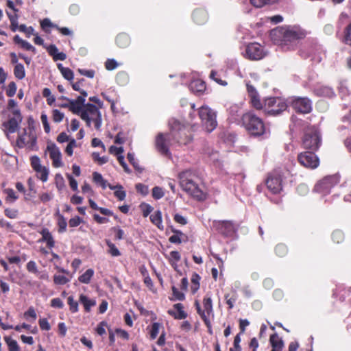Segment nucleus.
<instances>
[{"label": "nucleus", "mask_w": 351, "mask_h": 351, "mask_svg": "<svg viewBox=\"0 0 351 351\" xmlns=\"http://www.w3.org/2000/svg\"><path fill=\"white\" fill-rule=\"evenodd\" d=\"M169 126L170 128L169 134L160 133L156 138L157 149L165 156L170 154L169 147L171 139L179 145H186L192 141L191 134L186 130L185 124L180 120L175 118L170 119Z\"/></svg>", "instance_id": "1"}, {"label": "nucleus", "mask_w": 351, "mask_h": 351, "mask_svg": "<svg viewBox=\"0 0 351 351\" xmlns=\"http://www.w3.org/2000/svg\"><path fill=\"white\" fill-rule=\"evenodd\" d=\"M305 36V31L295 25L278 27L270 32L271 40L285 50L293 49L295 42Z\"/></svg>", "instance_id": "2"}, {"label": "nucleus", "mask_w": 351, "mask_h": 351, "mask_svg": "<svg viewBox=\"0 0 351 351\" xmlns=\"http://www.w3.org/2000/svg\"><path fill=\"white\" fill-rule=\"evenodd\" d=\"M246 86L250 102L256 109L264 108L265 112L269 115H278L287 109V104L282 99L279 97L267 98L265 100L264 104H263L256 88L249 83H247Z\"/></svg>", "instance_id": "3"}, {"label": "nucleus", "mask_w": 351, "mask_h": 351, "mask_svg": "<svg viewBox=\"0 0 351 351\" xmlns=\"http://www.w3.org/2000/svg\"><path fill=\"white\" fill-rule=\"evenodd\" d=\"M178 177L180 186L184 191L198 200L205 199L206 195L197 183L199 178L195 171L191 169L183 171L180 173Z\"/></svg>", "instance_id": "4"}, {"label": "nucleus", "mask_w": 351, "mask_h": 351, "mask_svg": "<svg viewBox=\"0 0 351 351\" xmlns=\"http://www.w3.org/2000/svg\"><path fill=\"white\" fill-rule=\"evenodd\" d=\"M191 111L189 112V119L192 122L196 114H198L201 123L204 130L208 132H213L217 126V112L208 106H202L198 109L195 108V104H191Z\"/></svg>", "instance_id": "5"}, {"label": "nucleus", "mask_w": 351, "mask_h": 351, "mask_svg": "<svg viewBox=\"0 0 351 351\" xmlns=\"http://www.w3.org/2000/svg\"><path fill=\"white\" fill-rule=\"evenodd\" d=\"M242 121L246 130L253 136L267 135L269 133V128L263 120L252 112L244 114Z\"/></svg>", "instance_id": "6"}, {"label": "nucleus", "mask_w": 351, "mask_h": 351, "mask_svg": "<svg viewBox=\"0 0 351 351\" xmlns=\"http://www.w3.org/2000/svg\"><path fill=\"white\" fill-rule=\"evenodd\" d=\"M80 117L86 122L87 126L90 127L93 123L96 130H100L102 124L101 114L98 108L95 105L91 104H86Z\"/></svg>", "instance_id": "7"}, {"label": "nucleus", "mask_w": 351, "mask_h": 351, "mask_svg": "<svg viewBox=\"0 0 351 351\" xmlns=\"http://www.w3.org/2000/svg\"><path fill=\"white\" fill-rule=\"evenodd\" d=\"M321 144V136L315 127L308 128L304 134L303 145L306 149L317 150Z\"/></svg>", "instance_id": "8"}, {"label": "nucleus", "mask_w": 351, "mask_h": 351, "mask_svg": "<svg viewBox=\"0 0 351 351\" xmlns=\"http://www.w3.org/2000/svg\"><path fill=\"white\" fill-rule=\"evenodd\" d=\"M339 182V176L333 175L326 176L315 186L314 190L317 193L326 195L330 192L331 189Z\"/></svg>", "instance_id": "9"}, {"label": "nucleus", "mask_w": 351, "mask_h": 351, "mask_svg": "<svg viewBox=\"0 0 351 351\" xmlns=\"http://www.w3.org/2000/svg\"><path fill=\"white\" fill-rule=\"evenodd\" d=\"M195 306L196 307L198 314L200 315L202 319L204 320L207 327L210 326V322L208 318L209 315L213 313V302L211 297L206 295L203 300L204 309L201 308L199 302L198 300H195Z\"/></svg>", "instance_id": "10"}, {"label": "nucleus", "mask_w": 351, "mask_h": 351, "mask_svg": "<svg viewBox=\"0 0 351 351\" xmlns=\"http://www.w3.org/2000/svg\"><path fill=\"white\" fill-rule=\"evenodd\" d=\"M36 137L30 128L25 129L23 132L19 135L16 140V145L23 148L27 147L33 149L36 145Z\"/></svg>", "instance_id": "11"}, {"label": "nucleus", "mask_w": 351, "mask_h": 351, "mask_svg": "<svg viewBox=\"0 0 351 351\" xmlns=\"http://www.w3.org/2000/svg\"><path fill=\"white\" fill-rule=\"evenodd\" d=\"M243 56L252 60H258L265 56L263 47L257 43H250L245 47Z\"/></svg>", "instance_id": "12"}, {"label": "nucleus", "mask_w": 351, "mask_h": 351, "mask_svg": "<svg viewBox=\"0 0 351 351\" xmlns=\"http://www.w3.org/2000/svg\"><path fill=\"white\" fill-rule=\"evenodd\" d=\"M298 160L301 165L309 169H315L319 164L318 158L311 152H305L300 154L298 156Z\"/></svg>", "instance_id": "13"}, {"label": "nucleus", "mask_w": 351, "mask_h": 351, "mask_svg": "<svg viewBox=\"0 0 351 351\" xmlns=\"http://www.w3.org/2000/svg\"><path fill=\"white\" fill-rule=\"evenodd\" d=\"M291 106L300 113H309L312 110V102L307 97H295L292 99Z\"/></svg>", "instance_id": "14"}, {"label": "nucleus", "mask_w": 351, "mask_h": 351, "mask_svg": "<svg viewBox=\"0 0 351 351\" xmlns=\"http://www.w3.org/2000/svg\"><path fill=\"white\" fill-rule=\"evenodd\" d=\"M46 152L52 160V165L54 167L59 168L63 166L61 152L56 144L49 143L47 146Z\"/></svg>", "instance_id": "15"}, {"label": "nucleus", "mask_w": 351, "mask_h": 351, "mask_svg": "<svg viewBox=\"0 0 351 351\" xmlns=\"http://www.w3.org/2000/svg\"><path fill=\"white\" fill-rule=\"evenodd\" d=\"M268 189L273 193H279L282 191V179L278 172L271 174L266 182Z\"/></svg>", "instance_id": "16"}, {"label": "nucleus", "mask_w": 351, "mask_h": 351, "mask_svg": "<svg viewBox=\"0 0 351 351\" xmlns=\"http://www.w3.org/2000/svg\"><path fill=\"white\" fill-rule=\"evenodd\" d=\"M60 99L70 102L69 110L71 111L73 114L80 115L81 117V113L84 111V106H86L84 104L85 99H84L83 97H77L76 99H71L68 97L62 96Z\"/></svg>", "instance_id": "17"}, {"label": "nucleus", "mask_w": 351, "mask_h": 351, "mask_svg": "<svg viewBox=\"0 0 351 351\" xmlns=\"http://www.w3.org/2000/svg\"><path fill=\"white\" fill-rule=\"evenodd\" d=\"M202 154L205 158H207L211 162L216 165H220V157L218 152L215 151L209 145H205L202 149Z\"/></svg>", "instance_id": "18"}, {"label": "nucleus", "mask_w": 351, "mask_h": 351, "mask_svg": "<svg viewBox=\"0 0 351 351\" xmlns=\"http://www.w3.org/2000/svg\"><path fill=\"white\" fill-rule=\"evenodd\" d=\"M315 95L319 97H332L335 96L333 89L326 85L319 84L314 88Z\"/></svg>", "instance_id": "19"}, {"label": "nucleus", "mask_w": 351, "mask_h": 351, "mask_svg": "<svg viewBox=\"0 0 351 351\" xmlns=\"http://www.w3.org/2000/svg\"><path fill=\"white\" fill-rule=\"evenodd\" d=\"M189 88L191 92L199 94L206 90V84L202 80L195 79L191 82Z\"/></svg>", "instance_id": "20"}, {"label": "nucleus", "mask_w": 351, "mask_h": 351, "mask_svg": "<svg viewBox=\"0 0 351 351\" xmlns=\"http://www.w3.org/2000/svg\"><path fill=\"white\" fill-rule=\"evenodd\" d=\"M21 119L11 118L8 121L4 122L3 125L8 133H14L19 128Z\"/></svg>", "instance_id": "21"}, {"label": "nucleus", "mask_w": 351, "mask_h": 351, "mask_svg": "<svg viewBox=\"0 0 351 351\" xmlns=\"http://www.w3.org/2000/svg\"><path fill=\"white\" fill-rule=\"evenodd\" d=\"M193 19L198 25L204 24L207 21L208 14L205 10H195L193 13Z\"/></svg>", "instance_id": "22"}, {"label": "nucleus", "mask_w": 351, "mask_h": 351, "mask_svg": "<svg viewBox=\"0 0 351 351\" xmlns=\"http://www.w3.org/2000/svg\"><path fill=\"white\" fill-rule=\"evenodd\" d=\"M174 308L177 312H174L173 310H169V314L173 315L176 319H182L186 317V313L183 310V305L181 303L174 304Z\"/></svg>", "instance_id": "23"}, {"label": "nucleus", "mask_w": 351, "mask_h": 351, "mask_svg": "<svg viewBox=\"0 0 351 351\" xmlns=\"http://www.w3.org/2000/svg\"><path fill=\"white\" fill-rule=\"evenodd\" d=\"M42 235L41 241L46 242L47 245L49 248H52L54 247L55 241L53 240V236L47 228H44L40 232Z\"/></svg>", "instance_id": "24"}, {"label": "nucleus", "mask_w": 351, "mask_h": 351, "mask_svg": "<svg viewBox=\"0 0 351 351\" xmlns=\"http://www.w3.org/2000/svg\"><path fill=\"white\" fill-rule=\"evenodd\" d=\"M270 343L273 348L271 351H281L283 347V341L277 334L271 335Z\"/></svg>", "instance_id": "25"}, {"label": "nucleus", "mask_w": 351, "mask_h": 351, "mask_svg": "<svg viewBox=\"0 0 351 351\" xmlns=\"http://www.w3.org/2000/svg\"><path fill=\"white\" fill-rule=\"evenodd\" d=\"M151 221L156 225L160 230H163L164 226L162 222V213L160 210L156 211L150 216Z\"/></svg>", "instance_id": "26"}, {"label": "nucleus", "mask_w": 351, "mask_h": 351, "mask_svg": "<svg viewBox=\"0 0 351 351\" xmlns=\"http://www.w3.org/2000/svg\"><path fill=\"white\" fill-rule=\"evenodd\" d=\"M80 302L83 304L85 311L88 312L90 308L96 304L94 300L88 298L85 295L81 294L80 296Z\"/></svg>", "instance_id": "27"}, {"label": "nucleus", "mask_w": 351, "mask_h": 351, "mask_svg": "<svg viewBox=\"0 0 351 351\" xmlns=\"http://www.w3.org/2000/svg\"><path fill=\"white\" fill-rule=\"evenodd\" d=\"M130 42V37L126 34H120L117 36L116 43L120 47L124 48L129 45Z\"/></svg>", "instance_id": "28"}, {"label": "nucleus", "mask_w": 351, "mask_h": 351, "mask_svg": "<svg viewBox=\"0 0 351 351\" xmlns=\"http://www.w3.org/2000/svg\"><path fill=\"white\" fill-rule=\"evenodd\" d=\"M94 274L95 271L93 269H88L83 274L79 276L78 280L82 283L88 284Z\"/></svg>", "instance_id": "29"}, {"label": "nucleus", "mask_w": 351, "mask_h": 351, "mask_svg": "<svg viewBox=\"0 0 351 351\" xmlns=\"http://www.w3.org/2000/svg\"><path fill=\"white\" fill-rule=\"evenodd\" d=\"M56 215L58 216V232H64L66 230V226H67L66 220L64 217L63 215L60 214L59 211L57 212Z\"/></svg>", "instance_id": "30"}, {"label": "nucleus", "mask_w": 351, "mask_h": 351, "mask_svg": "<svg viewBox=\"0 0 351 351\" xmlns=\"http://www.w3.org/2000/svg\"><path fill=\"white\" fill-rule=\"evenodd\" d=\"M72 276L71 275L69 277H66L63 275L55 274L53 276V282L54 284L58 285H63L70 282Z\"/></svg>", "instance_id": "31"}, {"label": "nucleus", "mask_w": 351, "mask_h": 351, "mask_svg": "<svg viewBox=\"0 0 351 351\" xmlns=\"http://www.w3.org/2000/svg\"><path fill=\"white\" fill-rule=\"evenodd\" d=\"M14 76L19 80H22L25 77V71L22 64H16L14 69Z\"/></svg>", "instance_id": "32"}, {"label": "nucleus", "mask_w": 351, "mask_h": 351, "mask_svg": "<svg viewBox=\"0 0 351 351\" xmlns=\"http://www.w3.org/2000/svg\"><path fill=\"white\" fill-rule=\"evenodd\" d=\"M36 172L37 177L41 180L43 182H46L48 179L49 170L45 167L42 166L40 168H38L35 170Z\"/></svg>", "instance_id": "33"}, {"label": "nucleus", "mask_w": 351, "mask_h": 351, "mask_svg": "<svg viewBox=\"0 0 351 351\" xmlns=\"http://www.w3.org/2000/svg\"><path fill=\"white\" fill-rule=\"evenodd\" d=\"M93 179L96 184H99L104 189L107 187V181L104 179L101 173L94 172L93 173Z\"/></svg>", "instance_id": "34"}, {"label": "nucleus", "mask_w": 351, "mask_h": 351, "mask_svg": "<svg viewBox=\"0 0 351 351\" xmlns=\"http://www.w3.org/2000/svg\"><path fill=\"white\" fill-rule=\"evenodd\" d=\"M252 5L256 8H262L266 5L276 3L278 0H250Z\"/></svg>", "instance_id": "35"}, {"label": "nucleus", "mask_w": 351, "mask_h": 351, "mask_svg": "<svg viewBox=\"0 0 351 351\" xmlns=\"http://www.w3.org/2000/svg\"><path fill=\"white\" fill-rule=\"evenodd\" d=\"M222 227L224 228L223 231V234L227 236H232L235 232V228L234 224L230 221H225L222 223Z\"/></svg>", "instance_id": "36"}, {"label": "nucleus", "mask_w": 351, "mask_h": 351, "mask_svg": "<svg viewBox=\"0 0 351 351\" xmlns=\"http://www.w3.org/2000/svg\"><path fill=\"white\" fill-rule=\"evenodd\" d=\"M5 341L8 346L9 351H20L19 346L16 340L10 337H5Z\"/></svg>", "instance_id": "37"}, {"label": "nucleus", "mask_w": 351, "mask_h": 351, "mask_svg": "<svg viewBox=\"0 0 351 351\" xmlns=\"http://www.w3.org/2000/svg\"><path fill=\"white\" fill-rule=\"evenodd\" d=\"M4 193L6 194L5 200L9 203H14L18 199V195L12 189H5Z\"/></svg>", "instance_id": "38"}, {"label": "nucleus", "mask_w": 351, "mask_h": 351, "mask_svg": "<svg viewBox=\"0 0 351 351\" xmlns=\"http://www.w3.org/2000/svg\"><path fill=\"white\" fill-rule=\"evenodd\" d=\"M43 96L47 98V104L51 106L55 102V97L51 94L49 88H45L43 90Z\"/></svg>", "instance_id": "39"}, {"label": "nucleus", "mask_w": 351, "mask_h": 351, "mask_svg": "<svg viewBox=\"0 0 351 351\" xmlns=\"http://www.w3.org/2000/svg\"><path fill=\"white\" fill-rule=\"evenodd\" d=\"M165 195V191L160 186H154L152 189V197L155 199H160Z\"/></svg>", "instance_id": "40"}, {"label": "nucleus", "mask_w": 351, "mask_h": 351, "mask_svg": "<svg viewBox=\"0 0 351 351\" xmlns=\"http://www.w3.org/2000/svg\"><path fill=\"white\" fill-rule=\"evenodd\" d=\"M173 232L175 234L169 237V241L173 243H180L182 242L180 236H182L183 233L178 230H173Z\"/></svg>", "instance_id": "41"}, {"label": "nucleus", "mask_w": 351, "mask_h": 351, "mask_svg": "<svg viewBox=\"0 0 351 351\" xmlns=\"http://www.w3.org/2000/svg\"><path fill=\"white\" fill-rule=\"evenodd\" d=\"M19 30L21 32L25 33L28 38H29L31 35L34 34V28L32 26L27 27L24 24L19 25Z\"/></svg>", "instance_id": "42"}, {"label": "nucleus", "mask_w": 351, "mask_h": 351, "mask_svg": "<svg viewBox=\"0 0 351 351\" xmlns=\"http://www.w3.org/2000/svg\"><path fill=\"white\" fill-rule=\"evenodd\" d=\"M52 115H53V120L56 123L61 122L64 119V113L60 112L58 109H54L52 111Z\"/></svg>", "instance_id": "43"}, {"label": "nucleus", "mask_w": 351, "mask_h": 351, "mask_svg": "<svg viewBox=\"0 0 351 351\" xmlns=\"http://www.w3.org/2000/svg\"><path fill=\"white\" fill-rule=\"evenodd\" d=\"M40 26L43 29L44 31L48 32L47 28L54 27L56 28L57 25L52 23L49 19H44L40 21Z\"/></svg>", "instance_id": "44"}, {"label": "nucleus", "mask_w": 351, "mask_h": 351, "mask_svg": "<svg viewBox=\"0 0 351 351\" xmlns=\"http://www.w3.org/2000/svg\"><path fill=\"white\" fill-rule=\"evenodd\" d=\"M107 245L109 248L108 252L112 256H119L120 255V252L118 250V248L115 246L114 244L111 243L110 241H108L106 242Z\"/></svg>", "instance_id": "45"}, {"label": "nucleus", "mask_w": 351, "mask_h": 351, "mask_svg": "<svg viewBox=\"0 0 351 351\" xmlns=\"http://www.w3.org/2000/svg\"><path fill=\"white\" fill-rule=\"evenodd\" d=\"M159 330H160V324L155 322L152 325L149 333H150V337L152 339H154L156 338L157 335H158Z\"/></svg>", "instance_id": "46"}, {"label": "nucleus", "mask_w": 351, "mask_h": 351, "mask_svg": "<svg viewBox=\"0 0 351 351\" xmlns=\"http://www.w3.org/2000/svg\"><path fill=\"white\" fill-rule=\"evenodd\" d=\"M40 120L43 125L44 130L46 133H49L50 126L48 122L47 115L45 113H42L40 116Z\"/></svg>", "instance_id": "47"}, {"label": "nucleus", "mask_w": 351, "mask_h": 351, "mask_svg": "<svg viewBox=\"0 0 351 351\" xmlns=\"http://www.w3.org/2000/svg\"><path fill=\"white\" fill-rule=\"evenodd\" d=\"M180 254L178 251H171L169 253V259L172 265L176 264L180 260Z\"/></svg>", "instance_id": "48"}, {"label": "nucleus", "mask_w": 351, "mask_h": 351, "mask_svg": "<svg viewBox=\"0 0 351 351\" xmlns=\"http://www.w3.org/2000/svg\"><path fill=\"white\" fill-rule=\"evenodd\" d=\"M68 304L72 313H76L78 311V303L74 300L73 296L68 298Z\"/></svg>", "instance_id": "49"}, {"label": "nucleus", "mask_w": 351, "mask_h": 351, "mask_svg": "<svg viewBox=\"0 0 351 351\" xmlns=\"http://www.w3.org/2000/svg\"><path fill=\"white\" fill-rule=\"evenodd\" d=\"M343 42L351 45V23L346 27L344 32Z\"/></svg>", "instance_id": "50"}, {"label": "nucleus", "mask_w": 351, "mask_h": 351, "mask_svg": "<svg viewBox=\"0 0 351 351\" xmlns=\"http://www.w3.org/2000/svg\"><path fill=\"white\" fill-rule=\"evenodd\" d=\"M136 189L138 193L142 194L144 196L147 195L149 193L148 186L141 183H138L136 185Z\"/></svg>", "instance_id": "51"}, {"label": "nucleus", "mask_w": 351, "mask_h": 351, "mask_svg": "<svg viewBox=\"0 0 351 351\" xmlns=\"http://www.w3.org/2000/svg\"><path fill=\"white\" fill-rule=\"evenodd\" d=\"M114 195L119 200H123L125 198L126 193L123 191V186L118 184V189L114 191Z\"/></svg>", "instance_id": "52"}, {"label": "nucleus", "mask_w": 351, "mask_h": 351, "mask_svg": "<svg viewBox=\"0 0 351 351\" xmlns=\"http://www.w3.org/2000/svg\"><path fill=\"white\" fill-rule=\"evenodd\" d=\"M62 76L69 81H72L74 78V74L71 69L65 68L62 72Z\"/></svg>", "instance_id": "53"}, {"label": "nucleus", "mask_w": 351, "mask_h": 351, "mask_svg": "<svg viewBox=\"0 0 351 351\" xmlns=\"http://www.w3.org/2000/svg\"><path fill=\"white\" fill-rule=\"evenodd\" d=\"M332 238L335 242L339 243L343 239V233L340 230H335L332 232Z\"/></svg>", "instance_id": "54"}, {"label": "nucleus", "mask_w": 351, "mask_h": 351, "mask_svg": "<svg viewBox=\"0 0 351 351\" xmlns=\"http://www.w3.org/2000/svg\"><path fill=\"white\" fill-rule=\"evenodd\" d=\"M105 66L107 70L112 71L118 66V63L114 59H108L106 62Z\"/></svg>", "instance_id": "55"}, {"label": "nucleus", "mask_w": 351, "mask_h": 351, "mask_svg": "<svg viewBox=\"0 0 351 351\" xmlns=\"http://www.w3.org/2000/svg\"><path fill=\"white\" fill-rule=\"evenodd\" d=\"M276 253L279 256H283L287 254V247L283 244H278L275 249Z\"/></svg>", "instance_id": "56"}, {"label": "nucleus", "mask_w": 351, "mask_h": 351, "mask_svg": "<svg viewBox=\"0 0 351 351\" xmlns=\"http://www.w3.org/2000/svg\"><path fill=\"white\" fill-rule=\"evenodd\" d=\"M199 280L200 277L198 274H194L192 276L191 282L193 283L192 289L194 291H197L199 287Z\"/></svg>", "instance_id": "57"}, {"label": "nucleus", "mask_w": 351, "mask_h": 351, "mask_svg": "<svg viewBox=\"0 0 351 351\" xmlns=\"http://www.w3.org/2000/svg\"><path fill=\"white\" fill-rule=\"evenodd\" d=\"M66 178L69 181V185L74 191H78V184L75 179L71 175L66 174Z\"/></svg>", "instance_id": "58"}, {"label": "nucleus", "mask_w": 351, "mask_h": 351, "mask_svg": "<svg viewBox=\"0 0 351 351\" xmlns=\"http://www.w3.org/2000/svg\"><path fill=\"white\" fill-rule=\"evenodd\" d=\"M27 269L29 272L33 274H38V270L36 263L33 261H30L27 263Z\"/></svg>", "instance_id": "59"}, {"label": "nucleus", "mask_w": 351, "mask_h": 351, "mask_svg": "<svg viewBox=\"0 0 351 351\" xmlns=\"http://www.w3.org/2000/svg\"><path fill=\"white\" fill-rule=\"evenodd\" d=\"M16 92V85L14 82H10L8 85L6 94L8 97H13Z\"/></svg>", "instance_id": "60"}, {"label": "nucleus", "mask_w": 351, "mask_h": 351, "mask_svg": "<svg viewBox=\"0 0 351 351\" xmlns=\"http://www.w3.org/2000/svg\"><path fill=\"white\" fill-rule=\"evenodd\" d=\"M31 165L34 171L38 168H40L42 165L40 164V158L36 156H32L31 158Z\"/></svg>", "instance_id": "61"}, {"label": "nucleus", "mask_w": 351, "mask_h": 351, "mask_svg": "<svg viewBox=\"0 0 351 351\" xmlns=\"http://www.w3.org/2000/svg\"><path fill=\"white\" fill-rule=\"evenodd\" d=\"M19 212L16 209L6 208L5 215L10 219H16L18 217Z\"/></svg>", "instance_id": "62"}, {"label": "nucleus", "mask_w": 351, "mask_h": 351, "mask_svg": "<svg viewBox=\"0 0 351 351\" xmlns=\"http://www.w3.org/2000/svg\"><path fill=\"white\" fill-rule=\"evenodd\" d=\"M173 219L176 223H180L181 225H186L188 222L187 219L185 217L178 213L174 215Z\"/></svg>", "instance_id": "63"}, {"label": "nucleus", "mask_w": 351, "mask_h": 351, "mask_svg": "<svg viewBox=\"0 0 351 351\" xmlns=\"http://www.w3.org/2000/svg\"><path fill=\"white\" fill-rule=\"evenodd\" d=\"M39 326L40 328L43 330H49L51 329V326L48 322L47 319L45 318H42L39 319Z\"/></svg>", "instance_id": "64"}]
</instances>
